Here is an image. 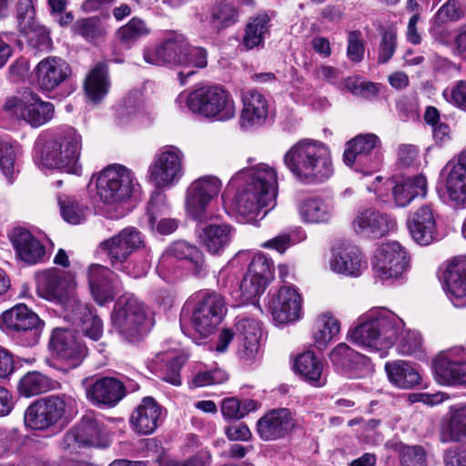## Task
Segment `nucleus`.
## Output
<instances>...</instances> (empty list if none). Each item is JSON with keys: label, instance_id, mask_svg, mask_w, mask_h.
<instances>
[{"label": "nucleus", "instance_id": "obj_1", "mask_svg": "<svg viewBox=\"0 0 466 466\" xmlns=\"http://www.w3.org/2000/svg\"><path fill=\"white\" fill-rule=\"evenodd\" d=\"M229 185L237 189L232 207L245 223L263 218L268 208L275 205L278 195V176L274 167L260 163L238 171Z\"/></svg>", "mask_w": 466, "mask_h": 466}, {"label": "nucleus", "instance_id": "obj_2", "mask_svg": "<svg viewBox=\"0 0 466 466\" xmlns=\"http://www.w3.org/2000/svg\"><path fill=\"white\" fill-rule=\"evenodd\" d=\"M359 321L350 329L349 339L370 352H380V356L395 344L404 326L400 317L386 309H371Z\"/></svg>", "mask_w": 466, "mask_h": 466}, {"label": "nucleus", "instance_id": "obj_3", "mask_svg": "<svg viewBox=\"0 0 466 466\" xmlns=\"http://www.w3.org/2000/svg\"><path fill=\"white\" fill-rule=\"evenodd\" d=\"M285 167L299 181L322 183L333 175V164L329 147L322 142L301 139L283 157Z\"/></svg>", "mask_w": 466, "mask_h": 466}, {"label": "nucleus", "instance_id": "obj_4", "mask_svg": "<svg viewBox=\"0 0 466 466\" xmlns=\"http://www.w3.org/2000/svg\"><path fill=\"white\" fill-rule=\"evenodd\" d=\"M82 150V137L73 127H66L41 146L42 163L66 173L80 175L79 161Z\"/></svg>", "mask_w": 466, "mask_h": 466}, {"label": "nucleus", "instance_id": "obj_5", "mask_svg": "<svg viewBox=\"0 0 466 466\" xmlns=\"http://www.w3.org/2000/svg\"><path fill=\"white\" fill-rule=\"evenodd\" d=\"M186 104L192 113L208 119L228 121L236 116L232 96L218 85L195 89L187 96Z\"/></svg>", "mask_w": 466, "mask_h": 466}, {"label": "nucleus", "instance_id": "obj_6", "mask_svg": "<svg viewBox=\"0 0 466 466\" xmlns=\"http://www.w3.org/2000/svg\"><path fill=\"white\" fill-rule=\"evenodd\" d=\"M134 173L118 164L109 165L96 175V194L105 204H122L133 195L137 186Z\"/></svg>", "mask_w": 466, "mask_h": 466}, {"label": "nucleus", "instance_id": "obj_7", "mask_svg": "<svg viewBox=\"0 0 466 466\" xmlns=\"http://www.w3.org/2000/svg\"><path fill=\"white\" fill-rule=\"evenodd\" d=\"M184 173V152L177 147L165 146L148 167V179L157 189L170 188L181 180Z\"/></svg>", "mask_w": 466, "mask_h": 466}, {"label": "nucleus", "instance_id": "obj_8", "mask_svg": "<svg viewBox=\"0 0 466 466\" xmlns=\"http://www.w3.org/2000/svg\"><path fill=\"white\" fill-rule=\"evenodd\" d=\"M75 404V400L67 395H53L39 400L25 410V424L33 430H46L69 413Z\"/></svg>", "mask_w": 466, "mask_h": 466}, {"label": "nucleus", "instance_id": "obj_9", "mask_svg": "<svg viewBox=\"0 0 466 466\" xmlns=\"http://www.w3.org/2000/svg\"><path fill=\"white\" fill-rule=\"evenodd\" d=\"M146 311L134 296H122L115 304L112 324L127 340L137 341L145 333Z\"/></svg>", "mask_w": 466, "mask_h": 466}, {"label": "nucleus", "instance_id": "obj_10", "mask_svg": "<svg viewBox=\"0 0 466 466\" xmlns=\"http://www.w3.org/2000/svg\"><path fill=\"white\" fill-rule=\"evenodd\" d=\"M221 188V180L211 175L200 177L191 182L185 197V208L187 216L199 222L209 219L210 215L208 208L218 198Z\"/></svg>", "mask_w": 466, "mask_h": 466}, {"label": "nucleus", "instance_id": "obj_11", "mask_svg": "<svg viewBox=\"0 0 466 466\" xmlns=\"http://www.w3.org/2000/svg\"><path fill=\"white\" fill-rule=\"evenodd\" d=\"M227 313L225 299L217 292H203L197 295L192 310L191 326L202 338L210 336L217 329Z\"/></svg>", "mask_w": 466, "mask_h": 466}, {"label": "nucleus", "instance_id": "obj_12", "mask_svg": "<svg viewBox=\"0 0 466 466\" xmlns=\"http://www.w3.org/2000/svg\"><path fill=\"white\" fill-rule=\"evenodd\" d=\"M4 108L33 127H41L50 121L55 112L52 103L43 101L37 94L30 90L23 92L20 97L7 98Z\"/></svg>", "mask_w": 466, "mask_h": 466}, {"label": "nucleus", "instance_id": "obj_13", "mask_svg": "<svg viewBox=\"0 0 466 466\" xmlns=\"http://www.w3.org/2000/svg\"><path fill=\"white\" fill-rule=\"evenodd\" d=\"M49 347L56 360L65 366L66 370L78 367L87 355L86 345L74 331L67 329H55Z\"/></svg>", "mask_w": 466, "mask_h": 466}, {"label": "nucleus", "instance_id": "obj_14", "mask_svg": "<svg viewBox=\"0 0 466 466\" xmlns=\"http://www.w3.org/2000/svg\"><path fill=\"white\" fill-rule=\"evenodd\" d=\"M407 267V253L398 242L384 243L376 250L373 268L381 281L400 278Z\"/></svg>", "mask_w": 466, "mask_h": 466}, {"label": "nucleus", "instance_id": "obj_15", "mask_svg": "<svg viewBox=\"0 0 466 466\" xmlns=\"http://www.w3.org/2000/svg\"><path fill=\"white\" fill-rule=\"evenodd\" d=\"M82 386L86 400L95 406L115 407L126 396L124 383L114 377H87Z\"/></svg>", "mask_w": 466, "mask_h": 466}, {"label": "nucleus", "instance_id": "obj_16", "mask_svg": "<svg viewBox=\"0 0 466 466\" xmlns=\"http://www.w3.org/2000/svg\"><path fill=\"white\" fill-rule=\"evenodd\" d=\"M187 50V38L181 34L172 32L157 47H146L143 50V59L146 63L154 66H179L187 61L183 56Z\"/></svg>", "mask_w": 466, "mask_h": 466}, {"label": "nucleus", "instance_id": "obj_17", "mask_svg": "<svg viewBox=\"0 0 466 466\" xmlns=\"http://www.w3.org/2000/svg\"><path fill=\"white\" fill-rule=\"evenodd\" d=\"M143 245L140 232L133 227L122 229L118 234L103 241L101 248L106 252L111 266L124 269L123 264L129 255Z\"/></svg>", "mask_w": 466, "mask_h": 466}, {"label": "nucleus", "instance_id": "obj_18", "mask_svg": "<svg viewBox=\"0 0 466 466\" xmlns=\"http://www.w3.org/2000/svg\"><path fill=\"white\" fill-rule=\"evenodd\" d=\"M380 138L374 134L359 135L347 144L344 162L348 166L356 165V170L370 174L379 167V160L370 159V152L380 145Z\"/></svg>", "mask_w": 466, "mask_h": 466}, {"label": "nucleus", "instance_id": "obj_19", "mask_svg": "<svg viewBox=\"0 0 466 466\" xmlns=\"http://www.w3.org/2000/svg\"><path fill=\"white\" fill-rule=\"evenodd\" d=\"M87 278L91 294L99 305L112 301L120 289L116 275L100 264H93L88 268Z\"/></svg>", "mask_w": 466, "mask_h": 466}, {"label": "nucleus", "instance_id": "obj_20", "mask_svg": "<svg viewBox=\"0 0 466 466\" xmlns=\"http://www.w3.org/2000/svg\"><path fill=\"white\" fill-rule=\"evenodd\" d=\"M295 426V420L288 409H277L267 412L257 421V432L264 441H275L285 437Z\"/></svg>", "mask_w": 466, "mask_h": 466}, {"label": "nucleus", "instance_id": "obj_21", "mask_svg": "<svg viewBox=\"0 0 466 466\" xmlns=\"http://www.w3.org/2000/svg\"><path fill=\"white\" fill-rule=\"evenodd\" d=\"M71 73L69 64L58 56L46 57L35 67L37 85L46 91L56 89L69 78Z\"/></svg>", "mask_w": 466, "mask_h": 466}, {"label": "nucleus", "instance_id": "obj_22", "mask_svg": "<svg viewBox=\"0 0 466 466\" xmlns=\"http://www.w3.org/2000/svg\"><path fill=\"white\" fill-rule=\"evenodd\" d=\"M273 319L284 324L295 321L301 315V297L296 289L282 287L269 301Z\"/></svg>", "mask_w": 466, "mask_h": 466}, {"label": "nucleus", "instance_id": "obj_23", "mask_svg": "<svg viewBox=\"0 0 466 466\" xmlns=\"http://www.w3.org/2000/svg\"><path fill=\"white\" fill-rule=\"evenodd\" d=\"M408 228L412 239L428 246L439 238L435 212L431 205H423L410 218Z\"/></svg>", "mask_w": 466, "mask_h": 466}, {"label": "nucleus", "instance_id": "obj_24", "mask_svg": "<svg viewBox=\"0 0 466 466\" xmlns=\"http://www.w3.org/2000/svg\"><path fill=\"white\" fill-rule=\"evenodd\" d=\"M242 109L239 125L244 129L262 126L268 117V99L257 90L251 89L242 94Z\"/></svg>", "mask_w": 466, "mask_h": 466}, {"label": "nucleus", "instance_id": "obj_25", "mask_svg": "<svg viewBox=\"0 0 466 466\" xmlns=\"http://www.w3.org/2000/svg\"><path fill=\"white\" fill-rule=\"evenodd\" d=\"M102 434L103 430L98 420L90 415H86L74 429L65 435L64 443L68 448L76 446L100 447L104 445Z\"/></svg>", "mask_w": 466, "mask_h": 466}, {"label": "nucleus", "instance_id": "obj_26", "mask_svg": "<svg viewBox=\"0 0 466 466\" xmlns=\"http://www.w3.org/2000/svg\"><path fill=\"white\" fill-rule=\"evenodd\" d=\"M458 353L462 350H450L435 360L434 370L441 383L466 385V361Z\"/></svg>", "mask_w": 466, "mask_h": 466}, {"label": "nucleus", "instance_id": "obj_27", "mask_svg": "<svg viewBox=\"0 0 466 466\" xmlns=\"http://www.w3.org/2000/svg\"><path fill=\"white\" fill-rule=\"evenodd\" d=\"M234 329L240 357L245 360L254 359L258 351L261 339L259 322L255 319L239 318L235 323Z\"/></svg>", "mask_w": 466, "mask_h": 466}, {"label": "nucleus", "instance_id": "obj_28", "mask_svg": "<svg viewBox=\"0 0 466 466\" xmlns=\"http://www.w3.org/2000/svg\"><path fill=\"white\" fill-rule=\"evenodd\" d=\"M329 267L336 273L357 277L366 268V263L357 247L341 244L332 249Z\"/></svg>", "mask_w": 466, "mask_h": 466}, {"label": "nucleus", "instance_id": "obj_29", "mask_svg": "<svg viewBox=\"0 0 466 466\" xmlns=\"http://www.w3.org/2000/svg\"><path fill=\"white\" fill-rule=\"evenodd\" d=\"M394 226L395 221L387 214L372 208L360 211L353 221V228L356 233L368 238L381 237Z\"/></svg>", "mask_w": 466, "mask_h": 466}, {"label": "nucleus", "instance_id": "obj_30", "mask_svg": "<svg viewBox=\"0 0 466 466\" xmlns=\"http://www.w3.org/2000/svg\"><path fill=\"white\" fill-rule=\"evenodd\" d=\"M70 285V276L57 268H49L36 275V292L46 300L59 299Z\"/></svg>", "mask_w": 466, "mask_h": 466}, {"label": "nucleus", "instance_id": "obj_31", "mask_svg": "<svg viewBox=\"0 0 466 466\" xmlns=\"http://www.w3.org/2000/svg\"><path fill=\"white\" fill-rule=\"evenodd\" d=\"M185 260L195 275H199L204 269V256L193 245L186 241H177L171 244L160 258V266L167 268L173 261Z\"/></svg>", "mask_w": 466, "mask_h": 466}, {"label": "nucleus", "instance_id": "obj_32", "mask_svg": "<svg viewBox=\"0 0 466 466\" xmlns=\"http://www.w3.org/2000/svg\"><path fill=\"white\" fill-rule=\"evenodd\" d=\"M161 415V407L153 398L147 397L132 412L130 422L136 432L147 435L153 433L158 427Z\"/></svg>", "mask_w": 466, "mask_h": 466}, {"label": "nucleus", "instance_id": "obj_33", "mask_svg": "<svg viewBox=\"0 0 466 466\" xmlns=\"http://www.w3.org/2000/svg\"><path fill=\"white\" fill-rule=\"evenodd\" d=\"M254 0L218 1L210 11V24L218 31L229 27L238 21L241 6H254Z\"/></svg>", "mask_w": 466, "mask_h": 466}, {"label": "nucleus", "instance_id": "obj_34", "mask_svg": "<svg viewBox=\"0 0 466 466\" xmlns=\"http://www.w3.org/2000/svg\"><path fill=\"white\" fill-rule=\"evenodd\" d=\"M10 239L17 256L26 263L35 264L45 256V247L26 229H15Z\"/></svg>", "mask_w": 466, "mask_h": 466}, {"label": "nucleus", "instance_id": "obj_35", "mask_svg": "<svg viewBox=\"0 0 466 466\" xmlns=\"http://www.w3.org/2000/svg\"><path fill=\"white\" fill-rule=\"evenodd\" d=\"M40 323L39 317L24 304L5 311L0 318L2 328L17 332L36 329Z\"/></svg>", "mask_w": 466, "mask_h": 466}, {"label": "nucleus", "instance_id": "obj_36", "mask_svg": "<svg viewBox=\"0 0 466 466\" xmlns=\"http://www.w3.org/2000/svg\"><path fill=\"white\" fill-rule=\"evenodd\" d=\"M234 233V228L228 224H210L202 228L199 239L209 253L217 255L224 251Z\"/></svg>", "mask_w": 466, "mask_h": 466}, {"label": "nucleus", "instance_id": "obj_37", "mask_svg": "<svg viewBox=\"0 0 466 466\" xmlns=\"http://www.w3.org/2000/svg\"><path fill=\"white\" fill-rule=\"evenodd\" d=\"M427 194V179L424 175L409 177L398 181L392 187V196L398 207L408 206L415 198Z\"/></svg>", "mask_w": 466, "mask_h": 466}, {"label": "nucleus", "instance_id": "obj_38", "mask_svg": "<svg viewBox=\"0 0 466 466\" xmlns=\"http://www.w3.org/2000/svg\"><path fill=\"white\" fill-rule=\"evenodd\" d=\"M299 214L305 223H327L333 217L334 207L330 201L321 198H309L299 203Z\"/></svg>", "mask_w": 466, "mask_h": 466}, {"label": "nucleus", "instance_id": "obj_39", "mask_svg": "<svg viewBox=\"0 0 466 466\" xmlns=\"http://www.w3.org/2000/svg\"><path fill=\"white\" fill-rule=\"evenodd\" d=\"M389 380L400 389H410L420 384V375L417 369L408 361L393 360L385 364Z\"/></svg>", "mask_w": 466, "mask_h": 466}, {"label": "nucleus", "instance_id": "obj_40", "mask_svg": "<svg viewBox=\"0 0 466 466\" xmlns=\"http://www.w3.org/2000/svg\"><path fill=\"white\" fill-rule=\"evenodd\" d=\"M271 17L267 12H260L249 17L242 39L246 49L251 50L264 45L266 35L269 33Z\"/></svg>", "mask_w": 466, "mask_h": 466}, {"label": "nucleus", "instance_id": "obj_41", "mask_svg": "<svg viewBox=\"0 0 466 466\" xmlns=\"http://www.w3.org/2000/svg\"><path fill=\"white\" fill-rule=\"evenodd\" d=\"M72 319L79 322L82 332L92 340H98L103 334L101 319L92 313L88 306L81 301H76L70 309Z\"/></svg>", "mask_w": 466, "mask_h": 466}, {"label": "nucleus", "instance_id": "obj_42", "mask_svg": "<svg viewBox=\"0 0 466 466\" xmlns=\"http://www.w3.org/2000/svg\"><path fill=\"white\" fill-rule=\"evenodd\" d=\"M445 177V192L456 206H466V171L457 163L449 166Z\"/></svg>", "mask_w": 466, "mask_h": 466}, {"label": "nucleus", "instance_id": "obj_43", "mask_svg": "<svg viewBox=\"0 0 466 466\" xmlns=\"http://www.w3.org/2000/svg\"><path fill=\"white\" fill-rule=\"evenodd\" d=\"M295 368L307 381L316 387L325 384L326 380L321 377L322 362L311 351L304 352L298 356Z\"/></svg>", "mask_w": 466, "mask_h": 466}, {"label": "nucleus", "instance_id": "obj_44", "mask_svg": "<svg viewBox=\"0 0 466 466\" xmlns=\"http://www.w3.org/2000/svg\"><path fill=\"white\" fill-rule=\"evenodd\" d=\"M445 285L451 299L459 306L454 299H466V265H449L445 273ZM461 306H466V302Z\"/></svg>", "mask_w": 466, "mask_h": 466}, {"label": "nucleus", "instance_id": "obj_45", "mask_svg": "<svg viewBox=\"0 0 466 466\" xmlns=\"http://www.w3.org/2000/svg\"><path fill=\"white\" fill-rule=\"evenodd\" d=\"M340 324L339 320L329 313L319 316L314 324V344L319 350H323L339 334Z\"/></svg>", "mask_w": 466, "mask_h": 466}, {"label": "nucleus", "instance_id": "obj_46", "mask_svg": "<svg viewBox=\"0 0 466 466\" xmlns=\"http://www.w3.org/2000/svg\"><path fill=\"white\" fill-rule=\"evenodd\" d=\"M109 86L106 66L97 64L86 78L85 91L90 100L96 102L107 94Z\"/></svg>", "mask_w": 466, "mask_h": 466}, {"label": "nucleus", "instance_id": "obj_47", "mask_svg": "<svg viewBox=\"0 0 466 466\" xmlns=\"http://www.w3.org/2000/svg\"><path fill=\"white\" fill-rule=\"evenodd\" d=\"M150 33L151 29L146 21L135 16L117 29L116 36L122 46L130 48L136 42L147 37Z\"/></svg>", "mask_w": 466, "mask_h": 466}, {"label": "nucleus", "instance_id": "obj_48", "mask_svg": "<svg viewBox=\"0 0 466 466\" xmlns=\"http://www.w3.org/2000/svg\"><path fill=\"white\" fill-rule=\"evenodd\" d=\"M466 437V405L456 409L442 428L441 441L444 442L461 441Z\"/></svg>", "mask_w": 466, "mask_h": 466}, {"label": "nucleus", "instance_id": "obj_49", "mask_svg": "<svg viewBox=\"0 0 466 466\" xmlns=\"http://www.w3.org/2000/svg\"><path fill=\"white\" fill-rule=\"evenodd\" d=\"M52 389V381L46 376L36 372H28L19 381L18 391L24 397H32Z\"/></svg>", "mask_w": 466, "mask_h": 466}, {"label": "nucleus", "instance_id": "obj_50", "mask_svg": "<svg viewBox=\"0 0 466 466\" xmlns=\"http://www.w3.org/2000/svg\"><path fill=\"white\" fill-rule=\"evenodd\" d=\"M72 31L87 41H93L105 36L106 27L98 16H91L76 20L72 25Z\"/></svg>", "mask_w": 466, "mask_h": 466}, {"label": "nucleus", "instance_id": "obj_51", "mask_svg": "<svg viewBox=\"0 0 466 466\" xmlns=\"http://www.w3.org/2000/svg\"><path fill=\"white\" fill-rule=\"evenodd\" d=\"M58 205L65 221L72 225L81 224L86 220L87 208L68 196H59Z\"/></svg>", "mask_w": 466, "mask_h": 466}, {"label": "nucleus", "instance_id": "obj_52", "mask_svg": "<svg viewBox=\"0 0 466 466\" xmlns=\"http://www.w3.org/2000/svg\"><path fill=\"white\" fill-rule=\"evenodd\" d=\"M256 409L257 402L253 400L240 401L234 397L225 399L220 407L221 413L226 420H239Z\"/></svg>", "mask_w": 466, "mask_h": 466}, {"label": "nucleus", "instance_id": "obj_53", "mask_svg": "<svg viewBox=\"0 0 466 466\" xmlns=\"http://www.w3.org/2000/svg\"><path fill=\"white\" fill-rule=\"evenodd\" d=\"M187 58V63L180 64L179 66L184 67V71L179 72L178 76L182 83V76L187 77L196 73L195 69L204 68L208 65L207 51L198 46H191L187 42V50L183 55Z\"/></svg>", "mask_w": 466, "mask_h": 466}, {"label": "nucleus", "instance_id": "obj_54", "mask_svg": "<svg viewBox=\"0 0 466 466\" xmlns=\"http://www.w3.org/2000/svg\"><path fill=\"white\" fill-rule=\"evenodd\" d=\"M268 285V282L247 273L239 287L241 297L244 301H254L260 296Z\"/></svg>", "mask_w": 466, "mask_h": 466}, {"label": "nucleus", "instance_id": "obj_55", "mask_svg": "<svg viewBox=\"0 0 466 466\" xmlns=\"http://www.w3.org/2000/svg\"><path fill=\"white\" fill-rule=\"evenodd\" d=\"M397 47V31L393 28L381 32V40L378 47V62L385 64L393 56Z\"/></svg>", "mask_w": 466, "mask_h": 466}, {"label": "nucleus", "instance_id": "obj_56", "mask_svg": "<svg viewBox=\"0 0 466 466\" xmlns=\"http://www.w3.org/2000/svg\"><path fill=\"white\" fill-rule=\"evenodd\" d=\"M247 273L268 283L273 278V263L263 254H256L252 258Z\"/></svg>", "mask_w": 466, "mask_h": 466}, {"label": "nucleus", "instance_id": "obj_57", "mask_svg": "<svg viewBox=\"0 0 466 466\" xmlns=\"http://www.w3.org/2000/svg\"><path fill=\"white\" fill-rule=\"evenodd\" d=\"M25 31V37L30 46L42 50H48L51 46V38L47 30L38 25L27 26Z\"/></svg>", "mask_w": 466, "mask_h": 466}, {"label": "nucleus", "instance_id": "obj_58", "mask_svg": "<svg viewBox=\"0 0 466 466\" xmlns=\"http://www.w3.org/2000/svg\"><path fill=\"white\" fill-rule=\"evenodd\" d=\"M167 211L166 196L161 192H154L147 208V217L151 229L155 228L157 220Z\"/></svg>", "mask_w": 466, "mask_h": 466}, {"label": "nucleus", "instance_id": "obj_59", "mask_svg": "<svg viewBox=\"0 0 466 466\" xmlns=\"http://www.w3.org/2000/svg\"><path fill=\"white\" fill-rule=\"evenodd\" d=\"M360 356L347 344L339 343L329 354L331 362L339 368H350Z\"/></svg>", "mask_w": 466, "mask_h": 466}, {"label": "nucleus", "instance_id": "obj_60", "mask_svg": "<svg viewBox=\"0 0 466 466\" xmlns=\"http://www.w3.org/2000/svg\"><path fill=\"white\" fill-rule=\"evenodd\" d=\"M16 153V146L8 141L0 140V169L7 178H10L14 173Z\"/></svg>", "mask_w": 466, "mask_h": 466}, {"label": "nucleus", "instance_id": "obj_61", "mask_svg": "<svg viewBox=\"0 0 466 466\" xmlns=\"http://www.w3.org/2000/svg\"><path fill=\"white\" fill-rule=\"evenodd\" d=\"M347 56L354 63H360L365 53V46L360 31H351L348 35Z\"/></svg>", "mask_w": 466, "mask_h": 466}, {"label": "nucleus", "instance_id": "obj_62", "mask_svg": "<svg viewBox=\"0 0 466 466\" xmlns=\"http://www.w3.org/2000/svg\"><path fill=\"white\" fill-rule=\"evenodd\" d=\"M464 16L461 5L456 0H449L436 14V19L441 23L457 21Z\"/></svg>", "mask_w": 466, "mask_h": 466}, {"label": "nucleus", "instance_id": "obj_63", "mask_svg": "<svg viewBox=\"0 0 466 466\" xmlns=\"http://www.w3.org/2000/svg\"><path fill=\"white\" fill-rule=\"evenodd\" d=\"M402 466H427L426 454L420 447H407L400 455Z\"/></svg>", "mask_w": 466, "mask_h": 466}, {"label": "nucleus", "instance_id": "obj_64", "mask_svg": "<svg viewBox=\"0 0 466 466\" xmlns=\"http://www.w3.org/2000/svg\"><path fill=\"white\" fill-rule=\"evenodd\" d=\"M16 13L19 25L22 29H26L27 26L35 24L34 19L35 11L33 0H19L17 3Z\"/></svg>", "mask_w": 466, "mask_h": 466}]
</instances>
